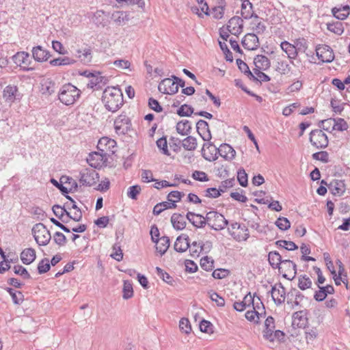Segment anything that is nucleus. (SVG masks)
I'll list each match as a JSON object with an SVG mask.
<instances>
[{
  "label": "nucleus",
  "instance_id": "f257e3e1",
  "mask_svg": "<svg viewBox=\"0 0 350 350\" xmlns=\"http://www.w3.org/2000/svg\"><path fill=\"white\" fill-rule=\"evenodd\" d=\"M203 158L208 161H215L219 154L226 160H232L236 155V151L228 144L224 143L219 148L215 147L213 142L204 143L201 150Z\"/></svg>",
  "mask_w": 350,
  "mask_h": 350
},
{
  "label": "nucleus",
  "instance_id": "f03ea898",
  "mask_svg": "<svg viewBox=\"0 0 350 350\" xmlns=\"http://www.w3.org/2000/svg\"><path fill=\"white\" fill-rule=\"evenodd\" d=\"M101 100L107 111L115 113L124 103L122 90L119 88L108 86L103 92Z\"/></svg>",
  "mask_w": 350,
  "mask_h": 350
},
{
  "label": "nucleus",
  "instance_id": "7ed1b4c3",
  "mask_svg": "<svg viewBox=\"0 0 350 350\" xmlns=\"http://www.w3.org/2000/svg\"><path fill=\"white\" fill-rule=\"evenodd\" d=\"M81 92L68 83L62 85L58 93V99L65 105H73L81 96Z\"/></svg>",
  "mask_w": 350,
  "mask_h": 350
},
{
  "label": "nucleus",
  "instance_id": "20e7f679",
  "mask_svg": "<svg viewBox=\"0 0 350 350\" xmlns=\"http://www.w3.org/2000/svg\"><path fill=\"white\" fill-rule=\"evenodd\" d=\"M31 232L38 245H47L51 240L50 231L42 223L36 224L31 229Z\"/></svg>",
  "mask_w": 350,
  "mask_h": 350
},
{
  "label": "nucleus",
  "instance_id": "39448f33",
  "mask_svg": "<svg viewBox=\"0 0 350 350\" xmlns=\"http://www.w3.org/2000/svg\"><path fill=\"white\" fill-rule=\"evenodd\" d=\"M108 157L109 154L104 150H100L90 152L86 161L91 167L100 169L103 166H107Z\"/></svg>",
  "mask_w": 350,
  "mask_h": 350
},
{
  "label": "nucleus",
  "instance_id": "423d86ee",
  "mask_svg": "<svg viewBox=\"0 0 350 350\" xmlns=\"http://www.w3.org/2000/svg\"><path fill=\"white\" fill-rule=\"evenodd\" d=\"M309 141L313 146L319 149L325 148L329 144L328 137L321 129L311 131Z\"/></svg>",
  "mask_w": 350,
  "mask_h": 350
},
{
  "label": "nucleus",
  "instance_id": "0eeeda50",
  "mask_svg": "<svg viewBox=\"0 0 350 350\" xmlns=\"http://www.w3.org/2000/svg\"><path fill=\"white\" fill-rule=\"evenodd\" d=\"M114 129L116 133L120 135L128 134L132 130L131 120L125 112H122L116 118L114 121Z\"/></svg>",
  "mask_w": 350,
  "mask_h": 350
},
{
  "label": "nucleus",
  "instance_id": "6e6552de",
  "mask_svg": "<svg viewBox=\"0 0 350 350\" xmlns=\"http://www.w3.org/2000/svg\"><path fill=\"white\" fill-rule=\"evenodd\" d=\"M12 59L13 62L18 66L23 71L28 72L34 70V68L29 67L31 63L30 59V55L26 51H18L14 54Z\"/></svg>",
  "mask_w": 350,
  "mask_h": 350
},
{
  "label": "nucleus",
  "instance_id": "1a4fd4ad",
  "mask_svg": "<svg viewBox=\"0 0 350 350\" xmlns=\"http://www.w3.org/2000/svg\"><path fill=\"white\" fill-rule=\"evenodd\" d=\"M309 311L307 309L297 311L293 314L292 327L296 331V327L306 329L308 325V315Z\"/></svg>",
  "mask_w": 350,
  "mask_h": 350
},
{
  "label": "nucleus",
  "instance_id": "9d476101",
  "mask_svg": "<svg viewBox=\"0 0 350 350\" xmlns=\"http://www.w3.org/2000/svg\"><path fill=\"white\" fill-rule=\"evenodd\" d=\"M315 51L316 55L322 63H330L334 59V51L328 45H318Z\"/></svg>",
  "mask_w": 350,
  "mask_h": 350
},
{
  "label": "nucleus",
  "instance_id": "9b49d317",
  "mask_svg": "<svg viewBox=\"0 0 350 350\" xmlns=\"http://www.w3.org/2000/svg\"><path fill=\"white\" fill-rule=\"evenodd\" d=\"M79 182L83 186L91 187L94 185L99 179V174L94 170H85L79 173Z\"/></svg>",
  "mask_w": 350,
  "mask_h": 350
},
{
  "label": "nucleus",
  "instance_id": "f8f14e48",
  "mask_svg": "<svg viewBox=\"0 0 350 350\" xmlns=\"http://www.w3.org/2000/svg\"><path fill=\"white\" fill-rule=\"evenodd\" d=\"M212 214L213 215L210 219L211 220V229L219 231L224 229L228 225V220L221 213L216 211H212Z\"/></svg>",
  "mask_w": 350,
  "mask_h": 350
},
{
  "label": "nucleus",
  "instance_id": "ddd939ff",
  "mask_svg": "<svg viewBox=\"0 0 350 350\" xmlns=\"http://www.w3.org/2000/svg\"><path fill=\"white\" fill-rule=\"evenodd\" d=\"M268 261L270 266L273 269H278L279 273H281V269L283 270V267H281L282 263L290 262L289 259H282L281 255L277 251H271L268 254Z\"/></svg>",
  "mask_w": 350,
  "mask_h": 350
},
{
  "label": "nucleus",
  "instance_id": "4468645a",
  "mask_svg": "<svg viewBox=\"0 0 350 350\" xmlns=\"http://www.w3.org/2000/svg\"><path fill=\"white\" fill-rule=\"evenodd\" d=\"M241 44L245 49L254 51L259 47V39L256 33H248L241 40Z\"/></svg>",
  "mask_w": 350,
  "mask_h": 350
},
{
  "label": "nucleus",
  "instance_id": "2eb2a0df",
  "mask_svg": "<svg viewBox=\"0 0 350 350\" xmlns=\"http://www.w3.org/2000/svg\"><path fill=\"white\" fill-rule=\"evenodd\" d=\"M196 130L198 135L204 141L211 142L212 138L208 123L204 120H199L196 122Z\"/></svg>",
  "mask_w": 350,
  "mask_h": 350
},
{
  "label": "nucleus",
  "instance_id": "dca6fc26",
  "mask_svg": "<svg viewBox=\"0 0 350 350\" xmlns=\"http://www.w3.org/2000/svg\"><path fill=\"white\" fill-rule=\"evenodd\" d=\"M191 244L189 243V236L186 234H182L178 236L174 244V249L178 253H183L186 252Z\"/></svg>",
  "mask_w": 350,
  "mask_h": 350
},
{
  "label": "nucleus",
  "instance_id": "f3484780",
  "mask_svg": "<svg viewBox=\"0 0 350 350\" xmlns=\"http://www.w3.org/2000/svg\"><path fill=\"white\" fill-rule=\"evenodd\" d=\"M275 319L272 316H269L265 321V329L263 330V337L270 342L274 341L273 331L275 329Z\"/></svg>",
  "mask_w": 350,
  "mask_h": 350
},
{
  "label": "nucleus",
  "instance_id": "a211bd4d",
  "mask_svg": "<svg viewBox=\"0 0 350 350\" xmlns=\"http://www.w3.org/2000/svg\"><path fill=\"white\" fill-rule=\"evenodd\" d=\"M191 245L193 247H200V249H193L191 248L189 250L190 255L193 257H198L201 252H204L205 254H208L211 248H212V243L209 241L204 243L202 241L198 243L197 241H193L191 243Z\"/></svg>",
  "mask_w": 350,
  "mask_h": 350
},
{
  "label": "nucleus",
  "instance_id": "6ab92c4d",
  "mask_svg": "<svg viewBox=\"0 0 350 350\" xmlns=\"http://www.w3.org/2000/svg\"><path fill=\"white\" fill-rule=\"evenodd\" d=\"M31 53L33 58L38 62H46L51 57L50 52L40 45L33 47Z\"/></svg>",
  "mask_w": 350,
  "mask_h": 350
},
{
  "label": "nucleus",
  "instance_id": "aec40b11",
  "mask_svg": "<svg viewBox=\"0 0 350 350\" xmlns=\"http://www.w3.org/2000/svg\"><path fill=\"white\" fill-rule=\"evenodd\" d=\"M158 90L164 94L174 95L178 92L176 91V84L169 78H165L159 83Z\"/></svg>",
  "mask_w": 350,
  "mask_h": 350
},
{
  "label": "nucleus",
  "instance_id": "412c9836",
  "mask_svg": "<svg viewBox=\"0 0 350 350\" xmlns=\"http://www.w3.org/2000/svg\"><path fill=\"white\" fill-rule=\"evenodd\" d=\"M76 53V57L83 65L88 66L92 63L93 54L92 49L90 46H88L83 49H77Z\"/></svg>",
  "mask_w": 350,
  "mask_h": 350
},
{
  "label": "nucleus",
  "instance_id": "4be33fe9",
  "mask_svg": "<svg viewBox=\"0 0 350 350\" xmlns=\"http://www.w3.org/2000/svg\"><path fill=\"white\" fill-rule=\"evenodd\" d=\"M283 270L281 269L282 277L288 280H293L297 274V265L290 260V262L282 263Z\"/></svg>",
  "mask_w": 350,
  "mask_h": 350
},
{
  "label": "nucleus",
  "instance_id": "5701e85b",
  "mask_svg": "<svg viewBox=\"0 0 350 350\" xmlns=\"http://www.w3.org/2000/svg\"><path fill=\"white\" fill-rule=\"evenodd\" d=\"M334 17L340 21L345 20L350 15V6L348 4L339 5L332 9Z\"/></svg>",
  "mask_w": 350,
  "mask_h": 350
},
{
  "label": "nucleus",
  "instance_id": "b1692460",
  "mask_svg": "<svg viewBox=\"0 0 350 350\" xmlns=\"http://www.w3.org/2000/svg\"><path fill=\"white\" fill-rule=\"evenodd\" d=\"M17 86L11 85H7L3 91V97L5 99V101L12 103L15 100L20 99V98H18L19 95L17 94Z\"/></svg>",
  "mask_w": 350,
  "mask_h": 350
},
{
  "label": "nucleus",
  "instance_id": "393cba45",
  "mask_svg": "<svg viewBox=\"0 0 350 350\" xmlns=\"http://www.w3.org/2000/svg\"><path fill=\"white\" fill-rule=\"evenodd\" d=\"M328 188L334 196H341L345 191L346 187L342 180H333L329 185Z\"/></svg>",
  "mask_w": 350,
  "mask_h": 350
},
{
  "label": "nucleus",
  "instance_id": "a878e982",
  "mask_svg": "<svg viewBox=\"0 0 350 350\" xmlns=\"http://www.w3.org/2000/svg\"><path fill=\"white\" fill-rule=\"evenodd\" d=\"M280 48L287 55L288 58L291 59V63L293 64V60L298 56L295 44L284 40L280 43Z\"/></svg>",
  "mask_w": 350,
  "mask_h": 350
},
{
  "label": "nucleus",
  "instance_id": "bb28decb",
  "mask_svg": "<svg viewBox=\"0 0 350 350\" xmlns=\"http://www.w3.org/2000/svg\"><path fill=\"white\" fill-rule=\"evenodd\" d=\"M20 258L24 265H29L36 258V250L31 247L25 248L21 252Z\"/></svg>",
  "mask_w": 350,
  "mask_h": 350
},
{
  "label": "nucleus",
  "instance_id": "cd10ccee",
  "mask_svg": "<svg viewBox=\"0 0 350 350\" xmlns=\"http://www.w3.org/2000/svg\"><path fill=\"white\" fill-rule=\"evenodd\" d=\"M237 65L238 66L239 70L243 73L247 77V78L253 81L257 82L259 81V79H258L250 70L248 65L243 62L241 59H237L236 60Z\"/></svg>",
  "mask_w": 350,
  "mask_h": 350
},
{
  "label": "nucleus",
  "instance_id": "c85d7f7f",
  "mask_svg": "<svg viewBox=\"0 0 350 350\" xmlns=\"http://www.w3.org/2000/svg\"><path fill=\"white\" fill-rule=\"evenodd\" d=\"M171 223L173 228L176 230H182L185 228L187 222L180 213H174L171 217Z\"/></svg>",
  "mask_w": 350,
  "mask_h": 350
},
{
  "label": "nucleus",
  "instance_id": "c756f323",
  "mask_svg": "<svg viewBox=\"0 0 350 350\" xmlns=\"http://www.w3.org/2000/svg\"><path fill=\"white\" fill-rule=\"evenodd\" d=\"M239 229L243 232L242 234H236L235 232H231L230 228H228V232L230 236L237 241L240 242L241 241H247L250 237L248 228L244 224H240V228Z\"/></svg>",
  "mask_w": 350,
  "mask_h": 350
},
{
  "label": "nucleus",
  "instance_id": "7c9ffc66",
  "mask_svg": "<svg viewBox=\"0 0 350 350\" xmlns=\"http://www.w3.org/2000/svg\"><path fill=\"white\" fill-rule=\"evenodd\" d=\"M92 21L97 27H105L108 22L107 16L103 10H97L94 12Z\"/></svg>",
  "mask_w": 350,
  "mask_h": 350
},
{
  "label": "nucleus",
  "instance_id": "2f4dec72",
  "mask_svg": "<svg viewBox=\"0 0 350 350\" xmlns=\"http://www.w3.org/2000/svg\"><path fill=\"white\" fill-rule=\"evenodd\" d=\"M176 130L181 135H188L191 131V123L188 120H183L177 122Z\"/></svg>",
  "mask_w": 350,
  "mask_h": 350
},
{
  "label": "nucleus",
  "instance_id": "473e14b6",
  "mask_svg": "<svg viewBox=\"0 0 350 350\" xmlns=\"http://www.w3.org/2000/svg\"><path fill=\"white\" fill-rule=\"evenodd\" d=\"M4 289L10 294L14 305H21L25 300L22 291H16L11 287H5Z\"/></svg>",
  "mask_w": 350,
  "mask_h": 350
},
{
  "label": "nucleus",
  "instance_id": "72a5a7b5",
  "mask_svg": "<svg viewBox=\"0 0 350 350\" xmlns=\"http://www.w3.org/2000/svg\"><path fill=\"white\" fill-rule=\"evenodd\" d=\"M202 215L189 211L186 214V219L196 228H203L202 222H201Z\"/></svg>",
  "mask_w": 350,
  "mask_h": 350
},
{
  "label": "nucleus",
  "instance_id": "f704fd0d",
  "mask_svg": "<svg viewBox=\"0 0 350 350\" xmlns=\"http://www.w3.org/2000/svg\"><path fill=\"white\" fill-rule=\"evenodd\" d=\"M254 64L260 66L262 70H267L271 67V61L264 55H257L254 59Z\"/></svg>",
  "mask_w": 350,
  "mask_h": 350
},
{
  "label": "nucleus",
  "instance_id": "c9c22d12",
  "mask_svg": "<svg viewBox=\"0 0 350 350\" xmlns=\"http://www.w3.org/2000/svg\"><path fill=\"white\" fill-rule=\"evenodd\" d=\"M159 245L156 244L155 248L157 252L162 256L165 254L170 245V240L167 236H163L159 239Z\"/></svg>",
  "mask_w": 350,
  "mask_h": 350
},
{
  "label": "nucleus",
  "instance_id": "e433bc0d",
  "mask_svg": "<svg viewBox=\"0 0 350 350\" xmlns=\"http://www.w3.org/2000/svg\"><path fill=\"white\" fill-rule=\"evenodd\" d=\"M55 83L51 79H46L41 83V91L42 94L51 95L55 92Z\"/></svg>",
  "mask_w": 350,
  "mask_h": 350
},
{
  "label": "nucleus",
  "instance_id": "4c0bfd02",
  "mask_svg": "<svg viewBox=\"0 0 350 350\" xmlns=\"http://www.w3.org/2000/svg\"><path fill=\"white\" fill-rule=\"evenodd\" d=\"M50 182L57 189L64 183H70L72 182V187H75V190H77L78 188V184L71 177L67 176H62L60 178V182H58L55 178H52L50 180Z\"/></svg>",
  "mask_w": 350,
  "mask_h": 350
},
{
  "label": "nucleus",
  "instance_id": "58836bf2",
  "mask_svg": "<svg viewBox=\"0 0 350 350\" xmlns=\"http://www.w3.org/2000/svg\"><path fill=\"white\" fill-rule=\"evenodd\" d=\"M77 62V61L74 59H72L68 57H63L53 59L49 62V64L53 66H68V65H73Z\"/></svg>",
  "mask_w": 350,
  "mask_h": 350
},
{
  "label": "nucleus",
  "instance_id": "ea45409f",
  "mask_svg": "<svg viewBox=\"0 0 350 350\" xmlns=\"http://www.w3.org/2000/svg\"><path fill=\"white\" fill-rule=\"evenodd\" d=\"M329 120H333L334 124L332 126V131H345L349 128V125L345 119L342 118H329Z\"/></svg>",
  "mask_w": 350,
  "mask_h": 350
},
{
  "label": "nucleus",
  "instance_id": "a19ab883",
  "mask_svg": "<svg viewBox=\"0 0 350 350\" xmlns=\"http://www.w3.org/2000/svg\"><path fill=\"white\" fill-rule=\"evenodd\" d=\"M197 139L191 135L187 136L182 141V146L186 150H194L197 148Z\"/></svg>",
  "mask_w": 350,
  "mask_h": 350
},
{
  "label": "nucleus",
  "instance_id": "79ce46f5",
  "mask_svg": "<svg viewBox=\"0 0 350 350\" xmlns=\"http://www.w3.org/2000/svg\"><path fill=\"white\" fill-rule=\"evenodd\" d=\"M327 29L338 36L342 35L345 30L342 23L340 21L327 23Z\"/></svg>",
  "mask_w": 350,
  "mask_h": 350
},
{
  "label": "nucleus",
  "instance_id": "37998d69",
  "mask_svg": "<svg viewBox=\"0 0 350 350\" xmlns=\"http://www.w3.org/2000/svg\"><path fill=\"white\" fill-rule=\"evenodd\" d=\"M156 144L163 154L166 156L171 155L167 147V140L166 135H163L161 138L158 139L156 142Z\"/></svg>",
  "mask_w": 350,
  "mask_h": 350
},
{
  "label": "nucleus",
  "instance_id": "c03bdc74",
  "mask_svg": "<svg viewBox=\"0 0 350 350\" xmlns=\"http://www.w3.org/2000/svg\"><path fill=\"white\" fill-rule=\"evenodd\" d=\"M155 271L158 276L161 279H162L165 282L171 286H174L175 280L168 273H167L166 271H165L163 269L159 267H157L155 268Z\"/></svg>",
  "mask_w": 350,
  "mask_h": 350
},
{
  "label": "nucleus",
  "instance_id": "a18cd8bd",
  "mask_svg": "<svg viewBox=\"0 0 350 350\" xmlns=\"http://www.w3.org/2000/svg\"><path fill=\"white\" fill-rule=\"evenodd\" d=\"M194 113L193 107L187 104L182 105L176 111V113L180 117H190Z\"/></svg>",
  "mask_w": 350,
  "mask_h": 350
},
{
  "label": "nucleus",
  "instance_id": "49530a36",
  "mask_svg": "<svg viewBox=\"0 0 350 350\" xmlns=\"http://www.w3.org/2000/svg\"><path fill=\"white\" fill-rule=\"evenodd\" d=\"M312 280L306 275H300L298 277L297 286L301 291H305L312 286Z\"/></svg>",
  "mask_w": 350,
  "mask_h": 350
},
{
  "label": "nucleus",
  "instance_id": "de8ad7c7",
  "mask_svg": "<svg viewBox=\"0 0 350 350\" xmlns=\"http://www.w3.org/2000/svg\"><path fill=\"white\" fill-rule=\"evenodd\" d=\"M294 44L297 51V54L299 53H305L308 47V40L304 38H299L295 39L294 41Z\"/></svg>",
  "mask_w": 350,
  "mask_h": 350
},
{
  "label": "nucleus",
  "instance_id": "09e8293b",
  "mask_svg": "<svg viewBox=\"0 0 350 350\" xmlns=\"http://www.w3.org/2000/svg\"><path fill=\"white\" fill-rule=\"evenodd\" d=\"M237 179L239 185L243 187H246L248 185V176L243 167L237 170Z\"/></svg>",
  "mask_w": 350,
  "mask_h": 350
},
{
  "label": "nucleus",
  "instance_id": "8fccbe9b",
  "mask_svg": "<svg viewBox=\"0 0 350 350\" xmlns=\"http://www.w3.org/2000/svg\"><path fill=\"white\" fill-rule=\"evenodd\" d=\"M247 4H249V8H246L245 10H241V17L245 20L250 19L252 18H258L259 16L254 13L253 10V4L250 1V0H247Z\"/></svg>",
  "mask_w": 350,
  "mask_h": 350
},
{
  "label": "nucleus",
  "instance_id": "3c124183",
  "mask_svg": "<svg viewBox=\"0 0 350 350\" xmlns=\"http://www.w3.org/2000/svg\"><path fill=\"white\" fill-rule=\"evenodd\" d=\"M251 295V293H248L247 295H246L244 298H243V300L242 301H235L233 304V308L238 311V312H242L243 311L247 306H250V302H249V299H248V296L250 297Z\"/></svg>",
  "mask_w": 350,
  "mask_h": 350
},
{
  "label": "nucleus",
  "instance_id": "603ef678",
  "mask_svg": "<svg viewBox=\"0 0 350 350\" xmlns=\"http://www.w3.org/2000/svg\"><path fill=\"white\" fill-rule=\"evenodd\" d=\"M51 269V264L47 258H42L38 263L37 270L38 274H44Z\"/></svg>",
  "mask_w": 350,
  "mask_h": 350
},
{
  "label": "nucleus",
  "instance_id": "864d4df0",
  "mask_svg": "<svg viewBox=\"0 0 350 350\" xmlns=\"http://www.w3.org/2000/svg\"><path fill=\"white\" fill-rule=\"evenodd\" d=\"M122 293V297L124 299H129L133 296V289L132 284L128 280L124 281Z\"/></svg>",
  "mask_w": 350,
  "mask_h": 350
},
{
  "label": "nucleus",
  "instance_id": "5fc2aeb1",
  "mask_svg": "<svg viewBox=\"0 0 350 350\" xmlns=\"http://www.w3.org/2000/svg\"><path fill=\"white\" fill-rule=\"evenodd\" d=\"M275 226L282 231L288 230L291 228V222L288 218L279 217L275 222Z\"/></svg>",
  "mask_w": 350,
  "mask_h": 350
},
{
  "label": "nucleus",
  "instance_id": "6e6d98bb",
  "mask_svg": "<svg viewBox=\"0 0 350 350\" xmlns=\"http://www.w3.org/2000/svg\"><path fill=\"white\" fill-rule=\"evenodd\" d=\"M200 266L204 271H211L214 267V260L211 257L204 256L200 260Z\"/></svg>",
  "mask_w": 350,
  "mask_h": 350
},
{
  "label": "nucleus",
  "instance_id": "4d7b16f0",
  "mask_svg": "<svg viewBox=\"0 0 350 350\" xmlns=\"http://www.w3.org/2000/svg\"><path fill=\"white\" fill-rule=\"evenodd\" d=\"M13 271L16 275H21L25 280H29L31 278L27 269L22 265H14Z\"/></svg>",
  "mask_w": 350,
  "mask_h": 350
},
{
  "label": "nucleus",
  "instance_id": "13d9d810",
  "mask_svg": "<svg viewBox=\"0 0 350 350\" xmlns=\"http://www.w3.org/2000/svg\"><path fill=\"white\" fill-rule=\"evenodd\" d=\"M113 252L110 256L116 261H121L123 259V252L119 243H116L113 245Z\"/></svg>",
  "mask_w": 350,
  "mask_h": 350
},
{
  "label": "nucleus",
  "instance_id": "bf43d9fd",
  "mask_svg": "<svg viewBox=\"0 0 350 350\" xmlns=\"http://www.w3.org/2000/svg\"><path fill=\"white\" fill-rule=\"evenodd\" d=\"M220 49L222 51L225 55V59L227 62H233V55L232 53L228 49L227 44L225 42L218 41Z\"/></svg>",
  "mask_w": 350,
  "mask_h": 350
},
{
  "label": "nucleus",
  "instance_id": "052dcab7",
  "mask_svg": "<svg viewBox=\"0 0 350 350\" xmlns=\"http://www.w3.org/2000/svg\"><path fill=\"white\" fill-rule=\"evenodd\" d=\"M169 144L170 147L174 152L177 153L180 151L182 141L179 138L171 136L169 139Z\"/></svg>",
  "mask_w": 350,
  "mask_h": 350
},
{
  "label": "nucleus",
  "instance_id": "680f3d73",
  "mask_svg": "<svg viewBox=\"0 0 350 350\" xmlns=\"http://www.w3.org/2000/svg\"><path fill=\"white\" fill-rule=\"evenodd\" d=\"M222 193H224V189H223L210 187L205 190L204 196L207 198H217L219 197Z\"/></svg>",
  "mask_w": 350,
  "mask_h": 350
},
{
  "label": "nucleus",
  "instance_id": "e2e57ef3",
  "mask_svg": "<svg viewBox=\"0 0 350 350\" xmlns=\"http://www.w3.org/2000/svg\"><path fill=\"white\" fill-rule=\"evenodd\" d=\"M340 100H337L335 98H332L330 100V107L332 111L336 114H341L345 109V103H342L340 105H337Z\"/></svg>",
  "mask_w": 350,
  "mask_h": 350
},
{
  "label": "nucleus",
  "instance_id": "0e129e2a",
  "mask_svg": "<svg viewBox=\"0 0 350 350\" xmlns=\"http://www.w3.org/2000/svg\"><path fill=\"white\" fill-rule=\"evenodd\" d=\"M148 106L150 109L154 111L157 113L162 112L163 110V108L161 105L160 103L152 97L148 98Z\"/></svg>",
  "mask_w": 350,
  "mask_h": 350
},
{
  "label": "nucleus",
  "instance_id": "69168bd1",
  "mask_svg": "<svg viewBox=\"0 0 350 350\" xmlns=\"http://www.w3.org/2000/svg\"><path fill=\"white\" fill-rule=\"evenodd\" d=\"M141 190V187L138 185L131 186L128 188L127 196L132 200H137Z\"/></svg>",
  "mask_w": 350,
  "mask_h": 350
},
{
  "label": "nucleus",
  "instance_id": "338daca9",
  "mask_svg": "<svg viewBox=\"0 0 350 350\" xmlns=\"http://www.w3.org/2000/svg\"><path fill=\"white\" fill-rule=\"evenodd\" d=\"M199 327L202 332L206 334H212L213 332V325L209 321L202 319L200 323Z\"/></svg>",
  "mask_w": 350,
  "mask_h": 350
},
{
  "label": "nucleus",
  "instance_id": "774afa93",
  "mask_svg": "<svg viewBox=\"0 0 350 350\" xmlns=\"http://www.w3.org/2000/svg\"><path fill=\"white\" fill-rule=\"evenodd\" d=\"M53 241L59 247L64 246L67 243L66 237L61 232H56L53 234Z\"/></svg>",
  "mask_w": 350,
  "mask_h": 350
}]
</instances>
